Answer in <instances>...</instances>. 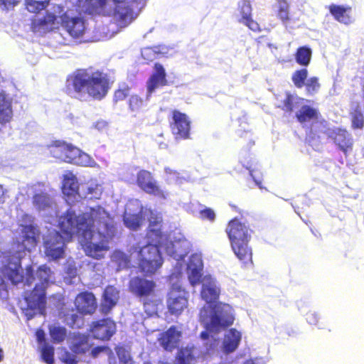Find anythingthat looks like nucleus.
Instances as JSON below:
<instances>
[{
	"label": "nucleus",
	"instance_id": "f257e3e1",
	"mask_svg": "<svg viewBox=\"0 0 364 364\" xmlns=\"http://www.w3.org/2000/svg\"><path fill=\"white\" fill-rule=\"evenodd\" d=\"M58 227L67 238L76 235L82 240H89L96 232L101 242H107L116 232L113 217L100 205L91 207L80 214L69 208L58 217Z\"/></svg>",
	"mask_w": 364,
	"mask_h": 364
},
{
	"label": "nucleus",
	"instance_id": "f03ea898",
	"mask_svg": "<svg viewBox=\"0 0 364 364\" xmlns=\"http://www.w3.org/2000/svg\"><path fill=\"white\" fill-rule=\"evenodd\" d=\"M111 82L107 73L92 68L77 69L68 75L64 92L80 101L88 96L95 100H102L107 95Z\"/></svg>",
	"mask_w": 364,
	"mask_h": 364
},
{
	"label": "nucleus",
	"instance_id": "7ed1b4c3",
	"mask_svg": "<svg viewBox=\"0 0 364 364\" xmlns=\"http://www.w3.org/2000/svg\"><path fill=\"white\" fill-rule=\"evenodd\" d=\"M144 0H85V12L90 14L109 16L114 10L113 4L127 3V6L119 7L115 14L119 21L126 26L134 18V7H138Z\"/></svg>",
	"mask_w": 364,
	"mask_h": 364
},
{
	"label": "nucleus",
	"instance_id": "20e7f679",
	"mask_svg": "<svg viewBox=\"0 0 364 364\" xmlns=\"http://www.w3.org/2000/svg\"><path fill=\"white\" fill-rule=\"evenodd\" d=\"M39 284H36L30 294L25 297L28 306L32 310H38L44 315L46 309V289L48 284L54 282V273L46 264L39 266L36 277Z\"/></svg>",
	"mask_w": 364,
	"mask_h": 364
},
{
	"label": "nucleus",
	"instance_id": "39448f33",
	"mask_svg": "<svg viewBox=\"0 0 364 364\" xmlns=\"http://www.w3.org/2000/svg\"><path fill=\"white\" fill-rule=\"evenodd\" d=\"M51 155L61 161L80 166H91L92 158L79 148L63 140H55L49 145Z\"/></svg>",
	"mask_w": 364,
	"mask_h": 364
},
{
	"label": "nucleus",
	"instance_id": "423d86ee",
	"mask_svg": "<svg viewBox=\"0 0 364 364\" xmlns=\"http://www.w3.org/2000/svg\"><path fill=\"white\" fill-rule=\"evenodd\" d=\"M128 290L142 301L146 311L155 310L157 306L156 297V283L144 277L135 276L128 283Z\"/></svg>",
	"mask_w": 364,
	"mask_h": 364
},
{
	"label": "nucleus",
	"instance_id": "0eeeda50",
	"mask_svg": "<svg viewBox=\"0 0 364 364\" xmlns=\"http://www.w3.org/2000/svg\"><path fill=\"white\" fill-rule=\"evenodd\" d=\"M159 246L148 243L139 251V268L146 275L154 274L163 263Z\"/></svg>",
	"mask_w": 364,
	"mask_h": 364
},
{
	"label": "nucleus",
	"instance_id": "6e6552de",
	"mask_svg": "<svg viewBox=\"0 0 364 364\" xmlns=\"http://www.w3.org/2000/svg\"><path fill=\"white\" fill-rule=\"evenodd\" d=\"M8 261L11 260L8 259ZM1 272L14 284L23 282L25 279V284L30 286L35 280L34 272L31 265L26 267V276L24 277L20 258H16L14 262H9L2 267Z\"/></svg>",
	"mask_w": 364,
	"mask_h": 364
},
{
	"label": "nucleus",
	"instance_id": "1a4fd4ad",
	"mask_svg": "<svg viewBox=\"0 0 364 364\" xmlns=\"http://www.w3.org/2000/svg\"><path fill=\"white\" fill-rule=\"evenodd\" d=\"M212 314L210 321L208 325V329L210 331H218L220 328H225L231 326L235 318L231 312L230 305L223 303H216L211 306Z\"/></svg>",
	"mask_w": 364,
	"mask_h": 364
},
{
	"label": "nucleus",
	"instance_id": "9d476101",
	"mask_svg": "<svg viewBox=\"0 0 364 364\" xmlns=\"http://www.w3.org/2000/svg\"><path fill=\"white\" fill-rule=\"evenodd\" d=\"M72 238H67L60 228L59 232L50 233L43 242L46 256L52 260L63 258L65 253V240L69 241Z\"/></svg>",
	"mask_w": 364,
	"mask_h": 364
},
{
	"label": "nucleus",
	"instance_id": "9b49d317",
	"mask_svg": "<svg viewBox=\"0 0 364 364\" xmlns=\"http://www.w3.org/2000/svg\"><path fill=\"white\" fill-rule=\"evenodd\" d=\"M172 134L177 139H188L191 134V120L188 115L178 109H172L168 118Z\"/></svg>",
	"mask_w": 364,
	"mask_h": 364
},
{
	"label": "nucleus",
	"instance_id": "f8f14e48",
	"mask_svg": "<svg viewBox=\"0 0 364 364\" xmlns=\"http://www.w3.org/2000/svg\"><path fill=\"white\" fill-rule=\"evenodd\" d=\"M117 331L116 323L110 318H103L90 324L89 334L95 339L109 341Z\"/></svg>",
	"mask_w": 364,
	"mask_h": 364
},
{
	"label": "nucleus",
	"instance_id": "ddd939ff",
	"mask_svg": "<svg viewBox=\"0 0 364 364\" xmlns=\"http://www.w3.org/2000/svg\"><path fill=\"white\" fill-rule=\"evenodd\" d=\"M136 185L147 194L166 199L168 193L161 188L153 174L147 170H140L136 174Z\"/></svg>",
	"mask_w": 364,
	"mask_h": 364
},
{
	"label": "nucleus",
	"instance_id": "4468645a",
	"mask_svg": "<svg viewBox=\"0 0 364 364\" xmlns=\"http://www.w3.org/2000/svg\"><path fill=\"white\" fill-rule=\"evenodd\" d=\"M150 212L146 237L148 240V243L157 245L161 247L164 242L167 240V236L162 230L163 220L161 216L153 213L152 210Z\"/></svg>",
	"mask_w": 364,
	"mask_h": 364
},
{
	"label": "nucleus",
	"instance_id": "2eb2a0df",
	"mask_svg": "<svg viewBox=\"0 0 364 364\" xmlns=\"http://www.w3.org/2000/svg\"><path fill=\"white\" fill-rule=\"evenodd\" d=\"M21 234L17 239L18 252L31 251L34 249L38 242L40 231L34 225H21Z\"/></svg>",
	"mask_w": 364,
	"mask_h": 364
},
{
	"label": "nucleus",
	"instance_id": "dca6fc26",
	"mask_svg": "<svg viewBox=\"0 0 364 364\" xmlns=\"http://www.w3.org/2000/svg\"><path fill=\"white\" fill-rule=\"evenodd\" d=\"M252 232L249 225L242 223L237 218L230 220L225 229V232L228 235L230 244L240 242H250Z\"/></svg>",
	"mask_w": 364,
	"mask_h": 364
},
{
	"label": "nucleus",
	"instance_id": "f3484780",
	"mask_svg": "<svg viewBox=\"0 0 364 364\" xmlns=\"http://www.w3.org/2000/svg\"><path fill=\"white\" fill-rule=\"evenodd\" d=\"M74 304L80 315H92L97 310V300L92 292L85 291L75 296Z\"/></svg>",
	"mask_w": 364,
	"mask_h": 364
},
{
	"label": "nucleus",
	"instance_id": "a211bd4d",
	"mask_svg": "<svg viewBox=\"0 0 364 364\" xmlns=\"http://www.w3.org/2000/svg\"><path fill=\"white\" fill-rule=\"evenodd\" d=\"M61 193L67 201L74 200L80 196L77 178L72 171H66L61 178Z\"/></svg>",
	"mask_w": 364,
	"mask_h": 364
},
{
	"label": "nucleus",
	"instance_id": "6ab92c4d",
	"mask_svg": "<svg viewBox=\"0 0 364 364\" xmlns=\"http://www.w3.org/2000/svg\"><path fill=\"white\" fill-rule=\"evenodd\" d=\"M327 135L338 149L344 154L352 151L353 140L351 134L346 129L334 127L328 132Z\"/></svg>",
	"mask_w": 364,
	"mask_h": 364
},
{
	"label": "nucleus",
	"instance_id": "aec40b11",
	"mask_svg": "<svg viewBox=\"0 0 364 364\" xmlns=\"http://www.w3.org/2000/svg\"><path fill=\"white\" fill-rule=\"evenodd\" d=\"M120 298L119 290L113 285L105 287L100 304V311L102 314L107 315L117 305Z\"/></svg>",
	"mask_w": 364,
	"mask_h": 364
},
{
	"label": "nucleus",
	"instance_id": "412c9836",
	"mask_svg": "<svg viewBox=\"0 0 364 364\" xmlns=\"http://www.w3.org/2000/svg\"><path fill=\"white\" fill-rule=\"evenodd\" d=\"M240 18L238 22L244 24L254 32L261 31L259 24L252 18V9L250 0H242L238 4Z\"/></svg>",
	"mask_w": 364,
	"mask_h": 364
},
{
	"label": "nucleus",
	"instance_id": "4be33fe9",
	"mask_svg": "<svg viewBox=\"0 0 364 364\" xmlns=\"http://www.w3.org/2000/svg\"><path fill=\"white\" fill-rule=\"evenodd\" d=\"M168 84L166 73L164 66L161 63H156L154 65V72L146 82L147 92L151 94L156 88L166 86Z\"/></svg>",
	"mask_w": 364,
	"mask_h": 364
},
{
	"label": "nucleus",
	"instance_id": "5701e85b",
	"mask_svg": "<svg viewBox=\"0 0 364 364\" xmlns=\"http://www.w3.org/2000/svg\"><path fill=\"white\" fill-rule=\"evenodd\" d=\"M166 304L170 314L177 316L188 306V299L181 292L172 290L168 294Z\"/></svg>",
	"mask_w": 364,
	"mask_h": 364
},
{
	"label": "nucleus",
	"instance_id": "b1692460",
	"mask_svg": "<svg viewBox=\"0 0 364 364\" xmlns=\"http://www.w3.org/2000/svg\"><path fill=\"white\" fill-rule=\"evenodd\" d=\"M181 337V332L178 331L176 326H172L161 333L159 341L165 350L172 351L177 348Z\"/></svg>",
	"mask_w": 364,
	"mask_h": 364
},
{
	"label": "nucleus",
	"instance_id": "393cba45",
	"mask_svg": "<svg viewBox=\"0 0 364 364\" xmlns=\"http://www.w3.org/2000/svg\"><path fill=\"white\" fill-rule=\"evenodd\" d=\"M203 260L198 255H192L188 264V279L193 286L199 284L202 277Z\"/></svg>",
	"mask_w": 364,
	"mask_h": 364
},
{
	"label": "nucleus",
	"instance_id": "a878e982",
	"mask_svg": "<svg viewBox=\"0 0 364 364\" xmlns=\"http://www.w3.org/2000/svg\"><path fill=\"white\" fill-rule=\"evenodd\" d=\"M328 9L334 19L339 23L348 25L352 22L351 6L332 4Z\"/></svg>",
	"mask_w": 364,
	"mask_h": 364
},
{
	"label": "nucleus",
	"instance_id": "bb28decb",
	"mask_svg": "<svg viewBox=\"0 0 364 364\" xmlns=\"http://www.w3.org/2000/svg\"><path fill=\"white\" fill-rule=\"evenodd\" d=\"M248 243L249 242H240L230 244L234 254L244 264L252 263V251Z\"/></svg>",
	"mask_w": 364,
	"mask_h": 364
},
{
	"label": "nucleus",
	"instance_id": "cd10ccee",
	"mask_svg": "<svg viewBox=\"0 0 364 364\" xmlns=\"http://www.w3.org/2000/svg\"><path fill=\"white\" fill-rule=\"evenodd\" d=\"M220 294V289L214 282L210 281L203 284L200 296L210 306L218 303Z\"/></svg>",
	"mask_w": 364,
	"mask_h": 364
},
{
	"label": "nucleus",
	"instance_id": "c85d7f7f",
	"mask_svg": "<svg viewBox=\"0 0 364 364\" xmlns=\"http://www.w3.org/2000/svg\"><path fill=\"white\" fill-rule=\"evenodd\" d=\"M242 338L240 331L230 328L225 335L223 342V349L225 353L234 352L238 347Z\"/></svg>",
	"mask_w": 364,
	"mask_h": 364
},
{
	"label": "nucleus",
	"instance_id": "c756f323",
	"mask_svg": "<svg viewBox=\"0 0 364 364\" xmlns=\"http://www.w3.org/2000/svg\"><path fill=\"white\" fill-rule=\"evenodd\" d=\"M91 346L87 335L79 333L73 335L70 349L75 354H85L90 350Z\"/></svg>",
	"mask_w": 364,
	"mask_h": 364
},
{
	"label": "nucleus",
	"instance_id": "7c9ffc66",
	"mask_svg": "<svg viewBox=\"0 0 364 364\" xmlns=\"http://www.w3.org/2000/svg\"><path fill=\"white\" fill-rule=\"evenodd\" d=\"M65 27L69 34L74 38L81 37L85 30V21L79 17L68 18L65 21Z\"/></svg>",
	"mask_w": 364,
	"mask_h": 364
},
{
	"label": "nucleus",
	"instance_id": "2f4dec72",
	"mask_svg": "<svg viewBox=\"0 0 364 364\" xmlns=\"http://www.w3.org/2000/svg\"><path fill=\"white\" fill-rule=\"evenodd\" d=\"M319 117L320 112L317 109L306 105H303L296 113V118L301 124H304L311 120H317Z\"/></svg>",
	"mask_w": 364,
	"mask_h": 364
},
{
	"label": "nucleus",
	"instance_id": "473e14b6",
	"mask_svg": "<svg viewBox=\"0 0 364 364\" xmlns=\"http://www.w3.org/2000/svg\"><path fill=\"white\" fill-rule=\"evenodd\" d=\"M50 340L53 343H62L68 336V331L65 327L59 324H50L48 327Z\"/></svg>",
	"mask_w": 364,
	"mask_h": 364
},
{
	"label": "nucleus",
	"instance_id": "72a5a7b5",
	"mask_svg": "<svg viewBox=\"0 0 364 364\" xmlns=\"http://www.w3.org/2000/svg\"><path fill=\"white\" fill-rule=\"evenodd\" d=\"M146 108L145 100L137 95H132L128 101V109L132 113L133 117H136L143 113Z\"/></svg>",
	"mask_w": 364,
	"mask_h": 364
},
{
	"label": "nucleus",
	"instance_id": "f704fd0d",
	"mask_svg": "<svg viewBox=\"0 0 364 364\" xmlns=\"http://www.w3.org/2000/svg\"><path fill=\"white\" fill-rule=\"evenodd\" d=\"M13 117L11 102L5 95L0 94V123L4 124L9 122Z\"/></svg>",
	"mask_w": 364,
	"mask_h": 364
},
{
	"label": "nucleus",
	"instance_id": "c9c22d12",
	"mask_svg": "<svg viewBox=\"0 0 364 364\" xmlns=\"http://www.w3.org/2000/svg\"><path fill=\"white\" fill-rule=\"evenodd\" d=\"M195 359L194 347L186 346L178 350L173 364H191Z\"/></svg>",
	"mask_w": 364,
	"mask_h": 364
},
{
	"label": "nucleus",
	"instance_id": "e433bc0d",
	"mask_svg": "<svg viewBox=\"0 0 364 364\" xmlns=\"http://www.w3.org/2000/svg\"><path fill=\"white\" fill-rule=\"evenodd\" d=\"M143 222L142 207L138 213H127L124 215V223L126 227L132 230H138Z\"/></svg>",
	"mask_w": 364,
	"mask_h": 364
},
{
	"label": "nucleus",
	"instance_id": "4c0bfd02",
	"mask_svg": "<svg viewBox=\"0 0 364 364\" xmlns=\"http://www.w3.org/2000/svg\"><path fill=\"white\" fill-rule=\"evenodd\" d=\"M85 242V251L87 255L95 259L103 257V252L107 250V247L103 244L92 242V240H83Z\"/></svg>",
	"mask_w": 364,
	"mask_h": 364
},
{
	"label": "nucleus",
	"instance_id": "58836bf2",
	"mask_svg": "<svg viewBox=\"0 0 364 364\" xmlns=\"http://www.w3.org/2000/svg\"><path fill=\"white\" fill-rule=\"evenodd\" d=\"M296 62L301 66L307 67L311 60L312 50L308 46L299 47L294 54Z\"/></svg>",
	"mask_w": 364,
	"mask_h": 364
},
{
	"label": "nucleus",
	"instance_id": "ea45409f",
	"mask_svg": "<svg viewBox=\"0 0 364 364\" xmlns=\"http://www.w3.org/2000/svg\"><path fill=\"white\" fill-rule=\"evenodd\" d=\"M277 16L284 23H288L291 20L290 5L287 0H277Z\"/></svg>",
	"mask_w": 364,
	"mask_h": 364
},
{
	"label": "nucleus",
	"instance_id": "a19ab883",
	"mask_svg": "<svg viewBox=\"0 0 364 364\" xmlns=\"http://www.w3.org/2000/svg\"><path fill=\"white\" fill-rule=\"evenodd\" d=\"M51 199L47 193H36L33 196V204L39 210H43L50 206Z\"/></svg>",
	"mask_w": 364,
	"mask_h": 364
},
{
	"label": "nucleus",
	"instance_id": "79ce46f5",
	"mask_svg": "<svg viewBox=\"0 0 364 364\" xmlns=\"http://www.w3.org/2000/svg\"><path fill=\"white\" fill-rule=\"evenodd\" d=\"M309 75L306 68L295 70L291 75V81L296 88H302L306 83Z\"/></svg>",
	"mask_w": 364,
	"mask_h": 364
},
{
	"label": "nucleus",
	"instance_id": "37998d69",
	"mask_svg": "<svg viewBox=\"0 0 364 364\" xmlns=\"http://www.w3.org/2000/svg\"><path fill=\"white\" fill-rule=\"evenodd\" d=\"M131 87L126 84L122 83L119 85L117 89H116L113 93L112 101L114 104L119 102L124 101L130 94Z\"/></svg>",
	"mask_w": 364,
	"mask_h": 364
},
{
	"label": "nucleus",
	"instance_id": "c03bdc74",
	"mask_svg": "<svg viewBox=\"0 0 364 364\" xmlns=\"http://www.w3.org/2000/svg\"><path fill=\"white\" fill-rule=\"evenodd\" d=\"M54 347L49 343H45L41 348V357L42 360L47 364L54 363Z\"/></svg>",
	"mask_w": 364,
	"mask_h": 364
},
{
	"label": "nucleus",
	"instance_id": "a18cd8bd",
	"mask_svg": "<svg viewBox=\"0 0 364 364\" xmlns=\"http://www.w3.org/2000/svg\"><path fill=\"white\" fill-rule=\"evenodd\" d=\"M305 91L307 95H314L317 93L320 88L321 84L319 78L316 76L309 77L304 84Z\"/></svg>",
	"mask_w": 364,
	"mask_h": 364
},
{
	"label": "nucleus",
	"instance_id": "49530a36",
	"mask_svg": "<svg viewBox=\"0 0 364 364\" xmlns=\"http://www.w3.org/2000/svg\"><path fill=\"white\" fill-rule=\"evenodd\" d=\"M102 189L101 186L95 182H90L87 184V191L85 193L86 198L90 200L99 199L102 195Z\"/></svg>",
	"mask_w": 364,
	"mask_h": 364
},
{
	"label": "nucleus",
	"instance_id": "de8ad7c7",
	"mask_svg": "<svg viewBox=\"0 0 364 364\" xmlns=\"http://www.w3.org/2000/svg\"><path fill=\"white\" fill-rule=\"evenodd\" d=\"M350 115L352 127L353 129H362L364 127V116L358 105L350 112Z\"/></svg>",
	"mask_w": 364,
	"mask_h": 364
},
{
	"label": "nucleus",
	"instance_id": "09e8293b",
	"mask_svg": "<svg viewBox=\"0 0 364 364\" xmlns=\"http://www.w3.org/2000/svg\"><path fill=\"white\" fill-rule=\"evenodd\" d=\"M115 352L119 358V364H134L129 351L124 346H116Z\"/></svg>",
	"mask_w": 364,
	"mask_h": 364
},
{
	"label": "nucleus",
	"instance_id": "8fccbe9b",
	"mask_svg": "<svg viewBox=\"0 0 364 364\" xmlns=\"http://www.w3.org/2000/svg\"><path fill=\"white\" fill-rule=\"evenodd\" d=\"M55 19L56 17L53 14L47 13L43 18L33 20L32 25L34 28H41L53 25Z\"/></svg>",
	"mask_w": 364,
	"mask_h": 364
},
{
	"label": "nucleus",
	"instance_id": "3c124183",
	"mask_svg": "<svg viewBox=\"0 0 364 364\" xmlns=\"http://www.w3.org/2000/svg\"><path fill=\"white\" fill-rule=\"evenodd\" d=\"M26 9L31 13L38 14L44 10L48 4L41 1L25 0Z\"/></svg>",
	"mask_w": 364,
	"mask_h": 364
},
{
	"label": "nucleus",
	"instance_id": "603ef678",
	"mask_svg": "<svg viewBox=\"0 0 364 364\" xmlns=\"http://www.w3.org/2000/svg\"><path fill=\"white\" fill-rule=\"evenodd\" d=\"M294 97L290 92H287L285 98L282 101V106L281 109L286 112L291 113L294 109Z\"/></svg>",
	"mask_w": 364,
	"mask_h": 364
},
{
	"label": "nucleus",
	"instance_id": "864d4df0",
	"mask_svg": "<svg viewBox=\"0 0 364 364\" xmlns=\"http://www.w3.org/2000/svg\"><path fill=\"white\" fill-rule=\"evenodd\" d=\"M79 314H80L77 311L75 312L74 309H71L70 311L64 314V321L70 327L73 328L76 322L80 318Z\"/></svg>",
	"mask_w": 364,
	"mask_h": 364
},
{
	"label": "nucleus",
	"instance_id": "5fc2aeb1",
	"mask_svg": "<svg viewBox=\"0 0 364 364\" xmlns=\"http://www.w3.org/2000/svg\"><path fill=\"white\" fill-rule=\"evenodd\" d=\"M200 218L205 220H208L209 221H214L215 218V213L213 209L210 208H205L199 212Z\"/></svg>",
	"mask_w": 364,
	"mask_h": 364
},
{
	"label": "nucleus",
	"instance_id": "6e6d98bb",
	"mask_svg": "<svg viewBox=\"0 0 364 364\" xmlns=\"http://www.w3.org/2000/svg\"><path fill=\"white\" fill-rule=\"evenodd\" d=\"M22 0H0V6L4 10H13Z\"/></svg>",
	"mask_w": 364,
	"mask_h": 364
},
{
	"label": "nucleus",
	"instance_id": "4d7b16f0",
	"mask_svg": "<svg viewBox=\"0 0 364 364\" xmlns=\"http://www.w3.org/2000/svg\"><path fill=\"white\" fill-rule=\"evenodd\" d=\"M110 349L108 346H96L95 348H93L91 350H90V356L95 358L99 356L100 354L102 353H107V352H110Z\"/></svg>",
	"mask_w": 364,
	"mask_h": 364
},
{
	"label": "nucleus",
	"instance_id": "13d9d810",
	"mask_svg": "<svg viewBox=\"0 0 364 364\" xmlns=\"http://www.w3.org/2000/svg\"><path fill=\"white\" fill-rule=\"evenodd\" d=\"M306 319L311 325L318 326L319 323V316L317 313L314 311H309L306 314Z\"/></svg>",
	"mask_w": 364,
	"mask_h": 364
},
{
	"label": "nucleus",
	"instance_id": "bf43d9fd",
	"mask_svg": "<svg viewBox=\"0 0 364 364\" xmlns=\"http://www.w3.org/2000/svg\"><path fill=\"white\" fill-rule=\"evenodd\" d=\"M36 340L38 344L43 346L45 343H48L46 339V334L43 329H37L36 331Z\"/></svg>",
	"mask_w": 364,
	"mask_h": 364
},
{
	"label": "nucleus",
	"instance_id": "052dcab7",
	"mask_svg": "<svg viewBox=\"0 0 364 364\" xmlns=\"http://www.w3.org/2000/svg\"><path fill=\"white\" fill-rule=\"evenodd\" d=\"M7 190L4 188V187L0 184V205H3L6 203V200L8 198Z\"/></svg>",
	"mask_w": 364,
	"mask_h": 364
},
{
	"label": "nucleus",
	"instance_id": "680f3d73",
	"mask_svg": "<svg viewBox=\"0 0 364 364\" xmlns=\"http://www.w3.org/2000/svg\"><path fill=\"white\" fill-rule=\"evenodd\" d=\"M7 285L5 282L0 278V296H5L7 295Z\"/></svg>",
	"mask_w": 364,
	"mask_h": 364
},
{
	"label": "nucleus",
	"instance_id": "e2e57ef3",
	"mask_svg": "<svg viewBox=\"0 0 364 364\" xmlns=\"http://www.w3.org/2000/svg\"><path fill=\"white\" fill-rule=\"evenodd\" d=\"M249 171H250V176H252V179L254 180V181L255 182V183L259 187V188H262V181L260 180H258L257 179L254 175H253V172H254V170L253 169H251L250 167L247 168Z\"/></svg>",
	"mask_w": 364,
	"mask_h": 364
},
{
	"label": "nucleus",
	"instance_id": "0e129e2a",
	"mask_svg": "<svg viewBox=\"0 0 364 364\" xmlns=\"http://www.w3.org/2000/svg\"><path fill=\"white\" fill-rule=\"evenodd\" d=\"M200 336L201 338L205 340V339H208L209 338V333L208 331H202L200 334Z\"/></svg>",
	"mask_w": 364,
	"mask_h": 364
},
{
	"label": "nucleus",
	"instance_id": "69168bd1",
	"mask_svg": "<svg viewBox=\"0 0 364 364\" xmlns=\"http://www.w3.org/2000/svg\"><path fill=\"white\" fill-rule=\"evenodd\" d=\"M362 99L364 101V82L361 85Z\"/></svg>",
	"mask_w": 364,
	"mask_h": 364
},
{
	"label": "nucleus",
	"instance_id": "338daca9",
	"mask_svg": "<svg viewBox=\"0 0 364 364\" xmlns=\"http://www.w3.org/2000/svg\"><path fill=\"white\" fill-rule=\"evenodd\" d=\"M230 206H231L234 210H235L237 212L240 213V211L237 208L236 205H232V204H230Z\"/></svg>",
	"mask_w": 364,
	"mask_h": 364
},
{
	"label": "nucleus",
	"instance_id": "774afa93",
	"mask_svg": "<svg viewBox=\"0 0 364 364\" xmlns=\"http://www.w3.org/2000/svg\"><path fill=\"white\" fill-rule=\"evenodd\" d=\"M3 358V350H1V348H0V361L2 360Z\"/></svg>",
	"mask_w": 364,
	"mask_h": 364
}]
</instances>
